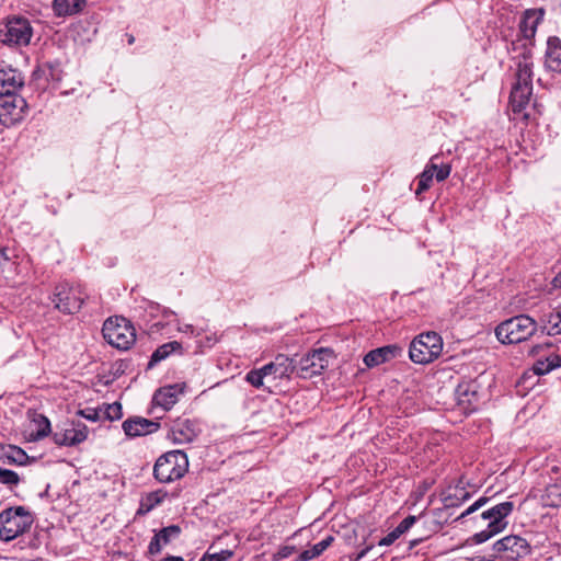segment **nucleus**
Segmentation results:
<instances>
[{"label": "nucleus", "mask_w": 561, "mask_h": 561, "mask_svg": "<svg viewBox=\"0 0 561 561\" xmlns=\"http://www.w3.org/2000/svg\"><path fill=\"white\" fill-rule=\"evenodd\" d=\"M78 414L92 422H95L100 419L99 411L95 409L80 410Z\"/></svg>", "instance_id": "obj_41"}, {"label": "nucleus", "mask_w": 561, "mask_h": 561, "mask_svg": "<svg viewBox=\"0 0 561 561\" xmlns=\"http://www.w3.org/2000/svg\"><path fill=\"white\" fill-rule=\"evenodd\" d=\"M24 80L15 69H0V96L16 94L23 87Z\"/></svg>", "instance_id": "obj_20"}, {"label": "nucleus", "mask_w": 561, "mask_h": 561, "mask_svg": "<svg viewBox=\"0 0 561 561\" xmlns=\"http://www.w3.org/2000/svg\"><path fill=\"white\" fill-rule=\"evenodd\" d=\"M295 551V547L285 546L278 551L279 558H288Z\"/></svg>", "instance_id": "obj_45"}, {"label": "nucleus", "mask_w": 561, "mask_h": 561, "mask_svg": "<svg viewBox=\"0 0 561 561\" xmlns=\"http://www.w3.org/2000/svg\"><path fill=\"white\" fill-rule=\"evenodd\" d=\"M545 15L543 9H529L523 14L519 22V35L520 37L533 42L538 24L542 21Z\"/></svg>", "instance_id": "obj_18"}, {"label": "nucleus", "mask_w": 561, "mask_h": 561, "mask_svg": "<svg viewBox=\"0 0 561 561\" xmlns=\"http://www.w3.org/2000/svg\"><path fill=\"white\" fill-rule=\"evenodd\" d=\"M35 424H37V431L36 433H32L31 436L35 440H39L44 437H46L50 432V423L48 419L44 415H38L34 420Z\"/></svg>", "instance_id": "obj_32"}, {"label": "nucleus", "mask_w": 561, "mask_h": 561, "mask_svg": "<svg viewBox=\"0 0 561 561\" xmlns=\"http://www.w3.org/2000/svg\"><path fill=\"white\" fill-rule=\"evenodd\" d=\"M401 536L397 533L396 529L390 531L386 537L381 538L378 542V546H390Z\"/></svg>", "instance_id": "obj_42"}, {"label": "nucleus", "mask_w": 561, "mask_h": 561, "mask_svg": "<svg viewBox=\"0 0 561 561\" xmlns=\"http://www.w3.org/2000/svg\"><path fill=\"white\" fill-rule=\"evenodd\" d=\"M415 522L416 517L413 515H409L394 529L400 536H402L415 524Z\"/></svg>", "instance_id": "obj_39"}, {"label": "nucleus", "mask_w": 561, "mask_h": 561, "mask_svg": "<svg viewBox=\"0 0 561 561\" xmlns=\"http://www.w3.org/2000/svg\"><path fill=\"white\" fill-rule=\"evenodd\" d=\"M536 331L537 322L527 314H519L501 322L495 335L503 344H516L528 340Z\"/></svg>", "instance_id": "obj_3"}, {"label": "nucleus", "mask_w": 561, "mask_h": 561, "mask_svg": "<svg viewBox=\"0 0 561 561\" xmlns=\"http://www.w3.org/2000/svg\"><path fill=\"white\" fill-rule=\"evenodd\" d=\"M88 437V427L81 422L72 423L70 427L56 431L53 439L59 446H73L82 443Z\"/></svg>", "instance_id": "obj_15"}, {"label": "nucleus", "mask_w": 561, "mask_h": 561, "mask_svg": "<svg viewBox=\"0 0 561 561\" xmlns=\"http://www.w3.org/2000/svg\"><path fill=\"white\" fill-rule=\"evenodd\" d=\"M546 65L552 71L561 72V39L549 37L546 51Z\"/></svg>", "instance_id": "obj_23"}, {"label": "nucleus", "mask_w": 561, "mask_h": 561, "mask_svg": "<svg viewBox=\"0 0 561 561\" xmlns=\"http://www.w3.org/2000/svg\"><path fill=\"white\" fill-rule=\"evenodd\" d=\"M334 541L333 536H327L324 539H322L317 545L319 546L320 550L324 552Z\"/></svg>", "instance_id": "obj_43"}, {"label": "nucleus", "mask_w": 561, "mask_h": 561, "mask_svg": "<svg viewBox=\"0 0 561 561\" xmlns=\"http://www.w3.org/2000/svg\"><path fill=\"white\" fill-rule=\"evenodd\" d=\"M32 524L33 517L24 506L7 508L0 513V539L13 540L26 533Z\"/></svg>", "instance_id": "obj_5"}, {"label": "nucleus", "mask_w": 561, "mask_h": 561, "mask_svg": "<svg viewBox=\"0 0 561 561\" xmlns=\"http://www.w3.org/2000/svg\"><path fill=\"white\" fill-rule=\"evenodd\" d=\"M182 389L179 385H171L158 389L152 397V404L160 407L163 411H169L179 401Z\"/></svg>", "instance_id": "obj_21"}, {"label": "nucleus", "mask_w": 561, "mask_h": 561, "mask_svg": "<svg viewBox=\"0 0 561 561\" xmlns=\"http://www.w3.org/2000/svg\"><path fill=\"white\" fill-rule=\"evenodd\" d=\"M160 423L141 416L129 417L123 423V430L128 437H138L157 432Z\"/></svg>", "instance_id": "obj_16"}, {"label": "nucleus", "mask_w": 561, "mask_h": 561, "mask_svg": "<svg viewBox=\"0 0 561 561\" xmlns=\"http://www.w3.org/2000/svg\"><path fill=\"white\" fill-rule=\"evenodd\" d=\"M493 551L500 558L517 561L531 553V546L520 536L508 535L493 543Z\"/></svg>", "instance_id": "obj_11"}, {"label": "nucleus", "mask_w": 561, "mask_h": 561, "mask_svg": "<svg viewBox=\"0 0 561 561\" xmlns=\"http://www.w3.org/2000/svg\"><path fill=\"white\" fill-rule=\"evenodd\" d=\"M105 413H106V417L108 420L114 421V420L121 419L122 417V405H121V403L114 402L112 404H108L106 407Z\"/></svg>", "instance_id": "obj_38"}, {"label": "nucleus", "mask_w": 561, "mask_h": 561, "mask_svg": "<svg viewBox=\"0 0 561 561\" xmlns=\"http://www.w3.org/2000/svg\"><path fill=\"white\" fill-rule=\"evenodd\" d=\"M370 549H371V546H368V547H366L365 549H363V550L357 554L356 560H360V559H363V558L367 554V552H368Z\"/></svg>", "instance_id": "obj_47"}, {"label": "nucleus", "mask_w": 561, "mask_h": 561, "mask_svg": "<svg viewBox=\"0 0 561 561\" xmlns=\"http://www.w3.org/2000/svg\"><path fill=\"white\" fill-rule=\"evenodd\" d=\"M33 28L27 19L13 16L0 30V42L7 46H26L30 44Z\"/></svg>", "instance_id": "obj_8"}, {"label": "nucleus", "mask_w": 561, "mask_h": 561, "mask_svg": "<svg viewBox=\"0 0 561 561\" xmlns=\"http://www.w3.org/2000/svg\"><path fill=\"white\" fill-rule=\"evenodd\" d=\"M297 368L296 358L278 354L275 359L263 366V371L275 378H290Z\"/></svg>", "instance_id": "obj_17"}, {"label": "nucleus", "mask_w": 561, "mask_h": 561, "mask_svg": "<svg viewBox=\"0 0 561 561\" xmlns=\"http://www.w3.org/2000/svg\"><path fill=\"white\" fill-rule=\"evenodd\" d=\"M458 405L466 412L476 411L482 400L481 387L477 380L461 381L455 391Z\"/></svg>", "instance_id": "obj_13"}, {"label": "nucleus", "mask_w": 561, "mask_h": 561, "mask_svg": "<svg viewBox=\"0 0 561 561\" xmlns=\"http://www.w3.org/2000/svg\"><path fill=\"white\" fill-rule=\"evenodd\" d=\"M186 328L190 329L192 333L194 332L192 325H187Z\"/></svg>", "instance_id": "obj_52"}, {"label": "nucleus", "mask_w": 561, "mask_h": 561, "mask_svg": "<svg viewBox=\"0 0 561 561\" xmlns=\"http://www.w3.org/2000/svg\"><path fill=\"white\" fill-rule=\"evenodd\" d=\"M4 457L9 463L14 465H25L27 460V454L18 446H9L8 450L4 453Z\"/></svg>", "instance_id": "obj_31"}, {"label": "nucleus", "mask_w": 561, "mask_h": 561, "mask_svg": "<svg viewBox=\"0 0 561 561\" xmlns=\"http://www.w3.org/2000/svg\"><path fill=\"white\" fill-rule=\"evenodd\" d=\"M233 551L232 550H221L220 552H214L210 553L209 550H207L199 561H228L230 558H232Z\"/></svg>", "instance_id": "obj_35"}, {"label": "nucleus", "mask_w": 561, "mask_h": 561, "mask_svg": "<svg viewBox=\"0 0 561 561\" xmlns=\"http://www.w3.org/2000/svg\"><path fill=\"white\" fill-rule=\"evenodd\" d=\"M323 552L320 550L319 546L316 543L311 548L304 550L297 558L296 561H310Z\"/></svg>", "instance_id": "obj_37"}, {"label": "nucleus", "mask_w": 561, "mask_h": 561, "mask_svg": "<svg viewBox=\"0 0 561 561\" xmlns=\"http://www.w3.org/2000/svg\"><path fill=\"white\" fill-rule=\"evenodd\" d=\"M0 483L14 486L20 483V477L15 471L0 467Z\"/></svg>", "instance_id": "obj_34"}, {"label": "nucleus", "mask_w": 561, "mask_h": 561, "mask_svg": "<svg viewBox=\"0 0 561 561\" xmlns=\"http://www.w3.org/2000/svg\"><path fill=\"white\" fill-rule=\"evenodd\" d=\"M401 352V348L397 345H387L375 348L368 352L364 357V363L367 367H376L392 358H396Z\"/></svg>", "instance_id": "obj_22"}, {"label": "nucleus", "mask_w": 561, "mask_h": 561, "mask_svg": "<svg viewBox=\"0 0 561 561\" xmlns=\"http://www.w3.org/2000/svg\"><path fill=\"white\" fill-rule=\"evenodd\" d=\"M85 5V0H54L53 8L58 16L72 15L80 12Z\"/></svg>", "instance_id": "obj_25"}, {"label": "nucleus", "mask_w": 561, "mask_h": 561, "mask_svg": "<svg viewBox=\"0 0 561 561\" xmlns=\"http://www.w3.org/2000/svg\"><path fill=\"white\" fill-rule=\"evenodd\" d=\"M168 493L163 490H156L144 495L140 500L137 515H146L156 506L160 505L167 497Z\"/></svg>", "instance_id": "obj_24"}, {"label": "nucleus", "mask_w": 561, "mask_h": 561, "mask_svg": "<svg viewBox=\"0 0 561 561\" xmlns=\"http://www.w3.org/2000/svg\"><path fill=\"white\" fill-rule=\"evenodd\" d=\"M451 168L449 164L437 165V169L434 171V175L438 182L446 180L450 174Z\"/></svg>", "instance_id": "obj_40"}, {"label": "nucleus", "mask_w": 561, "mask_h": 561, "mask_svg": "<svg viewBox=\"0 0 561 561\" xmlns=\"http://www.w3.org/2000/svg\"><path fill=\"white\" fill-rule=\"evenodd\" d=\"M50 300L58 311L65 314H73L81 309L84 298L80 287L61 283L55 287Z\"/></svg>", "instance_id": "obj_10"}, {"label": "nucleus", "mask_w": 561, "mask_h": 561, "mask_svg": "<svg viewBox=\"0 0 561 561\" xmlns=\"http://www.w3.org/2000/svg\"><path fill=\"white\" fill-rule=\"evenodd\" d=\"M561 365V359L558 356L548 357L545 360H537L534 365V373L536 375H545L550 373L556 367Z\"/></svg>", "instance_id": "obj_30"}, {"label": "nucleus", "mask_w": 561, "mask_h": 561, "mask_svg": "<svg viewBox=\"0 0 561 561\" xmlns=\"http://www.w3.org/2000/svg\"><path fill=\"white\" fill-rule=\"evenodd\" d=\"M26 107V101L18 94L0 96V123L7 127L20 123Z\"/></svg>", "instance_id": "obj_12"}, {"label": "nucleus", "mask_w": 561, "mask_h": 561, "mask_svg": "<svg viewBox=\"0 0 561 561\" xmlns=\"http://www.w3.org/2000/svg\"><path fill=\"white\" fill-rule=\"evenodd\" d=\"M188 459L184 451L171 450L160 456L153 466V477L160 483H170L184 477Z\"/></svg>", "instance_id": "obj_4"}, {"label": "nucleus", "mask_w": 561, "mask_h": 561, "mask_svg": "<svg viewBox=\"0 0 561 561\" xmlns=\"http://www.w3.org/2000/svg\"><path fill=\"white\" fill-rule=\"evenodd\" d=\"M549 335L561 334V308H554L541 319Z\"/></svg>", "instance_id": "obj_26"}, {"label": "nucleus", "mask_w": 561, "mask_h": 561, "mask_svg": "<svg viewBox=\"0 0 561 561\" xmlns=\"http://www.w3.org/2000/svg\"><path fill=\"white\" fill-rule=\"evenodd\" d=\"M161 561H184L182 557L169 556L163 558Z\"/></svg>", "instance_id": "obj_49"}, {"label": "nucleus", "mask_w": 561, "mask_h": 561, "mask_svg": "<svg viewBox=\"0 0 561 561\" xmlns=\"http://www.w3.org/2000/svg\"><path fill=\"white\" fill-rule=\"evenodd\" d=\"M103 337L112 346L126 351L136 341V331L129 320L124 317L108 318L102 328Z\"/></svg>", "instance_id": "obj_6"}, {"label": "nucleus", "mask_w": 561, "mask_h": 561, "mask_svg": "<svg viewBox=\"0 0 561 561\" xmlns=\"http://www.w3.org/2000/svg\"><path fill=\"white\" fill-rule=\"evenodd\" d=\"M215 342H216V339H214V340H213V339H210V337H207V345H208V346L214 345V344H215Z\"/></svg>", "instance_id": "obj_50"}, {"label": "nucleus", "mask_w": 561, "mask_h": 561, "mask_svg": "<svg viewBox=\"0 0 561 561\" xmlns=\"http://www.w3.org/2000/svg\"><path fill=\"white\" fill-rule=\"evenodd\" d=\"M423 539L419 538V539H413L409 542V550H412L413 548H415L420 542H422Z\"/></svg>", "instance_id": "obj_48"}, {"label": "nucleus", "mask_w": 561, "mask_h": 561, "mask_svg": "<svg viewBox=\"0 0 561 561\" xmlns=\"http://www.w3.org/2000/svg\"><path fill=\"white\" fill-rule=\"evenodd\" d=\"M180 535L181 528L178 525H170L168 527L160 529L151 538L148 546V553H150L151 556L160 553L164 546L178 539Z\"/></svg>", "instance_id": "obj_19"}, {"label": "nucleus", "mask_w": 561, "mask_h": 561, "mask_svg": "<svg viewBox=\"0 0 561 561\" xmlns=\"http://www.w3.org/2000/svg\"><path fill=\"white\" fill-rule=\"evenodd\" d=\"M552 285L554 288H561V271L552 279Z\"/></svg>", "instance_id": "obj_46"}, {"label": "nucleus", "mask_w": 561, "mask_h": 561, "mask_svg": "<svg viewBox=\"0 0 561 561\" xmlns=\"http://www.w3.org/2000/svg\"><path fill=\"white\" fill-rule=\"evenodd\" d=\"M334 541L333 536H327L324 539H322L317 545L319 546L320 550L324 552Z\"/></svg>", "instance_id": "obj_44"}, {"label": "nucleus", "mask_w": 561, "mask_h": 561, "mask_svg": "<svg viewBox=\"0 0 561 561\" xmlns=\"http://www.w3.org/2000/svg\"><path fill=\"white\" fill-rule=\"evenodd\" d=\"M268 376L263 371V367L252 369L245 375V380L254 388H262L264 386V378Z\"/></svg>", "instance_id": "obj_33"}, {"label": "nucleus", "mask_w": 561, "mask_h": 561, "mask_svg": "<svg viewBox=\"0 0 561 561\" xmlns=\"http://www.w3.org/2000/svg\"><path fill=\"white\" fill-rule=\"evenodd\" d=\"M470 497V493L462 486H449L445 496V505L454 506L458 502H465Z\"/></svg>", "instance_id": "obj_29"}, {"label": "nucleus", "mask_w": 561, "mask_h": 561, "mask_svg": "<svg viewBox=\"0 0 561 561\" xmlns=\"http://www.w3.org/2000/svg\"><path fill=\"white\" fill-rule=\"evenodd\" d=\"M437 159V156H434L431 159V163L426 165L425 170L420 174L417 188L415 190V195L420 196L423 192L427 191L433 182L434 171L437 169V164L434 160Z\"/></svg>", "instance_id": "obj_27"}, {"label": "nucleus", "mask_w": 561, "mask_h": 561, "mask_svg": "<svg viewBox=\"0 0 561 561\" xmlns=\"http://www.w3.org/2000/svg\"><path fill=\"white\" fill-rule=\"evenodd\" d=\"M513 510L514 503L506 501L499 503L483 511L479 516L473 517L476 527L482 529L472 536V541L480 545L503 531L508 525L506 518L512 514Z\"/></svg>", "instance_id": "obj_2"}, {"label": "nucleus", "mask_w": 561, "mask_h": 561, "mask_svg": "<svg viewBox=\"0 0 561 561\" xmlns=\"http://www.w3.org/2000/svg\"><path fill=\"white\" fill-rule=\"evenodd\" d=\"M201 428L196 421L178 419L170 431V437L175 444L192 443L199 434Z\"/></svg>", "instance_id": "obj_14"}, {"label": "nucleus", "mask_w": 561, "mask_h": 561, "mask_svg": "<svg viewBox=\"0 0 561 561\" xmlns=\"http://www.w3.org/2000/svg\"><path fill=\"white\" fill-rule=\"evenodd\" d=\"M533 46L534 42L517 36L508 47L512 59L516 61L517 66L515 73L516 82L512 88L510 96V103L514 113H520L525 110L533 94Z\"/></svg>", "instance_id": "obj_1"}, {"label": "nucleus", "mask_w": 561, "mask_h": 561, "mask_svg": "<svg viewBox=\"0 0 561 561\" xmlns=\"http://www.w3.org/2000/svg\"><path fill=\"white\" fill-rule=\"evenodd\" d=\"M332 357L333 352L330 348L321 347L313 350L299 359H296L297 368L295 373L298 377L304 379L321 375L329 366V360Z\"/></svg>", "instance_id": "obj_9"}, {"label": "nucleus", "mask_w": 561, "mask_h": 561, "mask_svg": "<svg viewBox=\"0 0 561 561\" xmlns=\"http://www.w3.org/2000/svg\"><path fill=\"white\" fill-rule=\"evenodd\" d=\"M135 38L133 35H128V44L131 45L134 43Z\"/></svg>", "instance_id": "obj_51"}, {"label": "nucleus", "mask_w": 561, "mask_h": 561, "mask_svg": "<svg viewBox=\"0 0 561 561\" xmlns=\"http://www.w3.org/2000/svg\"><path fill=\"white\" fill-rule=\"evenodd\" d=\"M181 343L176 341L168 342L161 346H159L151 355L148 367L151 368L157 363L165 359L173 352L181 350Z\"/></svg>", "instance_id": "obj_28"}, {"label": "nucleus", "mask_w": 561, "mask_h": 561, "mask_svg": "<svg viewBox=\"0 0 561 561\" xmlns=\"http://www.w3.org/2000/svg\"><path fill=\"white\" fill-rule=\"evenodd\" d=\"M443 350V341L438 333L430 331L416 336L410 345L409 355L416 364H428L436 359Z\"/></svg>", "instance_id": "obj_7"}, {"label": "nucleus", "mask_w": 561, "mask_h": 561, "mask_svg": "<svg viewBox=\"0 0 561 561\" xmlns=\"http://www.w3.org/2000/svg\"><path fill=\"white\" fill-rule=\"evenodd\" d=\"M489 502V499L485 496L480 497L472 505H470L466 511H463L459 516L458 520L463 519L465 517L473 514L474 512L479 511L481 507H483Z\"/></svg>", "instance_id": "obj_36"}]
</instances>
